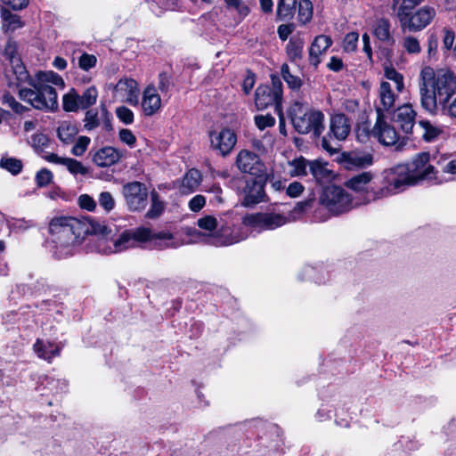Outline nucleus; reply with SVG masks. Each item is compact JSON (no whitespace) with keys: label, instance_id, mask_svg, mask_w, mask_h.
Instances as JSON below:
<instances>
[{"label":"nucleus","instance_id":"f257e3e1","mask_svg":"<svg viewBox=\"0 0 456 456\" xmlns=\"http://www.w3.org/2000/svg\"><path fill=\"white\" fill-rule=\"evenodd\" d=\"M429 152L423 151L415 155L403 165H397L384 172L386 184L378 191H367V201L387 198L404 191L408 186L427 181L434 184L456 179V159H444L439 161L443 174L452 177L446 178L429 164Z\"/></svg>","mask_w":456,"mask_h":456},{"label":"nucleus","instance_id":"f03ea898","mask_svg":"<svg viewBox=\"0 0 456 456\" xmlns=\"http://www.w3.org/2000/svg\"><path fill=\"white\" fill-rule=\"evenodd\" d=\"M419 94L421 106L430 113L439 103L445 109L449 99L456 94V75L449 69L435 71L426 66L420 71Z\"/></svg>","mask_w":456,"mask_h":456},{"label":"nucleus","instance_id":"7ed1b4c3","mask_svg":"<svg viewBox=\"0 0 456 456\" xmlns=\"http://www.w3.org/2000/svg\"><path fill=\"white\" fill-rule=\"evenodd\" d=\"M146 242H151L152 247L158 249L176 248L182 245L169 231L155 232L151 228L142 226L125 231L114 240L101 238L98 248L104 254L118 253L131 248L140 247Z\"/></svg>","mask_w":456,"mask_h":456},{"label":"nucleus","instance_id":"20e7f679","mask_svg":"<svg viewBox=\"0 0 456 456\" xmlns=\"http://www.w3.org/2000/svg\"><path fill=\"white\" fill-rule=\"evenodd\" d=\"M31 88L21 87L19 96L34 109L42 111H55L58 109V94L54 86L63 89L65 82L57 73L39 71L29 81Z\"/></svg>","mask_w":456,"mask_h":456},{"label":"nucleus","instance_id":"39448f33","mask_svg":"<svg viewBox=\"0 0 456 456\" xmlns=\"http://www.w3.org/2000/svg\"><path fill=\"white\" fill-rule=\"evenodd\" d=\"M51 240L55 245V254L64 257L72 253V247L78 244L88 232L87 224L72 216H55L49 222Z\"/></svg>","mask_w":456,"mask_h":456},{"label":"nucleus","instance_id":"423d86ee","mask_svg":"<svg viewBox=\"0 0 456 456\" xmlns=\"http://www.w3.org/2000/svg\"><path fill=\"white\" fill-rule=\"evenodd\" d=\"M294 129L301 134L312 133L319 137L324 131V114L307 104L296 102L288 110Z\"/></svg>","mask_w":456,"mask_h":456},{"label":"nucleus","instance_id":"0eeeda50","mask_svg":"<svg viewBox=\"0 0 456 456\" xmlns=\"http://www.w3.org/2000/svg\"><path fill=\"white\" fill-rule=\"evenodd\" d=\"M351 120L343 113H337L330 118L327 135L322 137V147L330 155L340 150L339 142L345 141L351 132Z\"/></svg>","mask_w":456,"mask_h":456},{"label":"nucleus","instance_id":"6e6552de","mask_svg":"<svg viewBox=\"0 0 456 456\" xmlns=\"http://www.w3.org/2000/svg\"><path fill=\"white\" fill-rule=\"evenodd\" d=\"M320 204L332 215H339L353 208V200L349 193L338 186H327L320 197Z\"/></svg>","mask_w":456,"mask_h":456},{"label":"nucleus","instance_id":"1a4fd4ad","mask_svg":"<svg viewBox=\"0 0 456 456\" xmlns=\"http://www.w3.org/2000/svg\"><path fill=\"white\" fill-rule=\"evenodd\" d=\"M272 86H259L255 93V103L257 110H265L271 105H275L276 110L281 109L282 84L276 75L271 76Z\"/></svg>","mask_w":456,"mask_h":456},{"label":"nucleus","instance_id":"9d476101","mask_svg":"<svg viewBox=\"0 0 456 456\" xmlns=\"http://www.w3.org/2000/svg\"><path fill=\"white\" fill-rule=\"evenodd\" d=\"M436 16V11L433 7L424 6L414 13L398 12L401 25L403 28L410 31H420L424 29Z\"/></svg>","mask_w":456,"mask_h":456},{"label":"nucleus","instance_id":"9b49d317","mask_svg":"<svg viewBox=\"0 0 456 456\" xmlns=\"http://www.w3.org/2000/svg\"><path fill=\"white\" fill-rule=\"evenodd\" d=\"M288 218L281 214L257 213L243 217L242 224L258 230H273L287 224Z\"/></svg>","mask_w":456,"mask_h":456},{"label":"nucleus","instance_id":"f8f14e48","mask_svg":"<svg viewBox=\"0 0 456 456\" xmlns=\"http://www.w3.org/2000/svg\"><path fill=\"white\" fill-rule=\"evenodd\" d=\"M210 147L222 156H227L233 150L237 142V135L234 131L224 127L219 131L209 133Z\"/></svg>","mask_w":456,"mask_h":456},{"label":"nucleus","instance_id":"ddd939ff","mask_svg":"<svg viewBox=\"0 0 456 456\" xmlns=\"http://www.w3.org/2000/svg\"><path fill=\"white\" fill-rule=\"evenodd\" d=\"M122 192L131 211H140L146 207L148 191L143 183H128L123 186Z\"/></svg>","mask_w":456,"mask_h":456},{"label":"nucleus","instance_id":"4468645a","mask_svg":"<svg viewBox=\"0 0 456 456\" xmlns=\"http://www.w3.org/2000/svg\"><path fill=\"white\" fill-rule=\"evenodd\" d=\"M371 135L385 146H394L400 141V134L394 126L387 122L385 114H377Z\"/></svg>","mask_w":456,"mask_h":456},{"label":"nucleus","instance_id":"2eb2a0df","mask_svg":"<svg viewBox=\"0 0 456 456\" xmlns=\"http://www.w3.org/2000/svg\"><path fill=\"white\" fill-rule=\"evenodd\" d=\"M98 127H102L105 131L112 129L111 115L104 105H102L100 109L87 110L83 119L84 130L91 132Z\"/></svg>","mask_w":456,"mask_h":456},{"label":"nucleus","instance_id":"dca6fc26","mask_svg":"<svg viewBox=\"0 0 456 456\" xmlns=\"http://www.w3.org/2000/svg\"><path fill=\"white\" fill-rule=\"evenodd\" d=\"M264 186L262 176H255L246 180L245 186L242 189L243 200L241 205L251 207L264 201L265 198Z\"/></svg>","mask_w":456,"mask_h":456},{"label":"nucleus","instance_id":"f3484780","mask_svg":"<svg viewBox=\"0 0 456 456\" xmlns=\"http://www.w3.org/2000/svg\"><path fill=\"white\" fill-rule=\"evenodd\" d=\"M236 165L241 172L249 174L254 177L263 176L265 173V166L258 155L247 150L240 151L238 153Z\"/></svg>","mask_w":456,"mask_h":456},{"label":"nucleus","instance_id":"a211bd4d","mask_svg":"<svg viewBox=\"0 0 456 456\" xmlns=\"http://www.w3.org/2000/svg\"><path fill=\"white\" fill-rule=\"evenodd\" d=\"M388 81H381L378 90V100L375 102L377 114L389 113L394 110L398 94Z\"/></svg>","mask_w":456,"mask_h":456},{"label":"nucleus","instance_id":"6ab92c4d","mask_svg":"<svg viewBox=\"0 0 456 456\" xmlns=\"http://www.w3.org/2000/svg\"><path fill=\"white\" fill-rule=\"evenodd\" d=\"M114 92L117 97L121 98L123 101L128 102L129 104H138L139 88L138 84L134 79H120L117 83L114 88Z\"/></svg>","mask_w":456,"mask_h":456},{"label":"nucleus","instance_id":"aec40b11","mask_svg":"<svg viewBox=\"0 0 456 456\" xmlns=\"http://www.w3.org/2000/svg\"><path fill=\"white\" fill-rule=\"evenodd\" d=\"M417 113L411 104H403L394 112L393 120L404 134H411L416 123Z\"/></svg>","mask_w":456,"mask_h":456},{"label":"nucleus","instance_id":"412c9836","mask_svg":"<svg viewBox=\"0 0 456 456\" xmlns=\"http://www.w3.org/2000/svg\"><path fill=\"white\" fill-rule=\"evenodd\" d=\"M341 162L345 168H364L373 164V155L364 151H350L343 153Z\"/></svg>","mask_w":456,"mask_h":456},{"label":"nucleus","instance_id":"4be33fe9","mask_svg":"<svg viewBox=\"0 0 456 456\" xmlns=\"http://www.w3.org/2000/svg\"><path fill=\"white\" fill-rule=\"evenodd\" d=\"M247 235L230 225H222L213 237V244L216 246H228L246 239Z\"/></svg>","mask_w":456,"mask_h":456},{"label":"nucleus","instance_id":"5701e85b","mask_svg":"<svg viewBox=\"0 0 456 456\" xmlns=\"http://www.w3.org/2000/svg\"><path fill=\"white\" fill-rule=\"evenodd\" d=\"M92 161L100 167H110L116 164L121 158L119 151L110 146L101 148L92 152Z\"/></svg>","mask_w":456,"mask_h":456},{"label":"nucleus","instance_id":"b1692460","mask_svg":"<svg viewBox=\"0 0 456 456\" xmlns=\"http://www.w3.org/2000/svg\"><path fill=\"white\" fill-rule=\"evenodd\" d=\"M142 109L146 116L156 114L161 107V99L153 86H148L142 94Z\"/></svg>","mask_w":456,"mask_h":456},{"label":"nucleus","instance_id":"393cba45","mask_svg":"<svg viewBox=\"0 0 456 456\" xmlns=\"http://www.w3.org/2000/svg\"><path fill=\"white\" fill-rule=\"evenodd\" d=\"M33 349L39 358L51 362L54 357L60 355L61 346L48 340L38 338L33 345Z\"/></svg>","mask_w":456,"mask_h":456},{"label":"nucleus","instance_id":"a878e982","mask_svg":"<svg viewBox=\"0 0 456 456\" xmlns=\"http://www.w3.org/2000/svg\"><path fill=\"white\" fill-rule=\"evenodd\" d=\"M332 40L330 37L320 35L312 43L309 50L310 62L317 66L320 62V56L331 45Z\"/></svg>","mask_w":456,"mask_h":456},{"label":"nucleus","instance_id":"bb28decb","mask_svg":"<svg viewBox=\"0 0 456 456\" xmlns=\"http://www.w3.org/2000/svg\"><path fill=\"white\" fill-rule=\"evenodd\" d=\"M374 175L370 171L355 175L345 182V185L354 191H362L368 189Z\"/></svg>","mask_w":456,"mask_h":456},{"label":"nucleus","instance_id":"cd10ccee","mask_svg":"<svg viewBox=\"0 0 456 456\" xmlns=\"http://www.w3.org/2000/svg\"><path fill=\"white\" fill-rule=\"evenodd\" d=\"M419 126L422 129V139L427 142H435L444 134L443 126H437L429 120H420Z\"/></svg>","mask_w":456,"mask_h":456},{"label":"nucleus","instance_id":"c85d7f7f","mask_svg":"<svg viewBox=\"0 0 456 456\" xmlns=\"http://www.w3.org/2000/svg\"><path fill=\"white\" fill-rule=\"evenodd\" d=\"M201 181V175L197 169H190L183 176L181 185L180 192L183 194H189L193 192Z\"/></svg>","mask_w":456,"mask_h":456},{"label":"nucleus","instance_id":"c756f323","mask_svg":"<svg viewBox=\"0 0 456 456\" xmlns=\"http://www.w3.org/2000/svg\"><path fill=\"white\" fill-rule=\"evenodd\" d=\"M374 36L380 41L393 45L395 39L390 33V22L387 19L378 20L373 26Z\"/></svg>","mask_w":456,"mask_h":456},{"label":"nucleus","instance_id":"7c9ffc66","mask_svg":"<svg viewBox=\"0 0 456 456\" xmlns=\"http://www.w3.org/2000/svg\"><path fill=\"white\" fill-rule=\"evenodd\" d=\"M77 133V125L71 121L61 122L57 129L58 138L65 144L71 143Z\"/></svg>","mask_w":456,"mask_h":456},{"label":"nucleus","instance_id":"2f4dec72","mask_svg":"<svg viewBox=\"0 0 456 456\" xmlns=\"http://www.w3.org/2000/svg\"><path fill=\"white\" fill-rule=\"evenodd\" d=\"M1 19L3 21V28L5 32H12L15 29L23 27V22L20 16L11 12L6 8L1 9Z\"/></svg>","mask_w":456,"mask_h":456},{"label":"nucleus","instance_id":"473e14b6","mask_svg":"<svg viewBox=\"0 0 456 456\" xmlns=\"http://www.w3.org/2000/svg\"><path fill=\"white\" fill-rule=\"evenodd\" d=\"M297 0H280L277 7V16L281 20H289L292 19Z\"/></svg>","mask_w":456,"mask_h":456},{"label":"nucleus","instance_id":"72a5a7b5","mask_svg":"<svg viewBox=\"0 0 456 456\" xmlns=\"http://www.w3.org/2000/svg\"><path fill=\"white\" fill-rule=\"evenodd\" d=\"M98 98V91L95 86L86 89L82 94H78L81 110H87L95 104Z\"/></svg>","mask_w":456,"mask_h":456},{"label":"nucleus","instance_id":"f704fd0d","mask_svg":"<svg viewBox=\"0 0 456 456\" xmlns=\"http://www.w3.org/2000/svg\"><path fill=\"white\" fill-rule=\"evenodd\" d=\"M384 76L393 85L397 93H402L404 89L403 77L394 68L387 67L384 70Z\"/></svg>","mask_w":456,"mask_h":456},{"label":"nucleus","instance_id":"c9c22d12","mask_svg":"<svg viewBox=\"0 0 456 456\" xmlns=\"http://www.w3.org/2000/svg\"><path fill=\"white\" fill-rule=\"evenodd\" d=\"M62 107L63 110L68 112H75L81 109L78 94L75 89H71L69 93L63 95Z\"/></svg>","mask_w":456,"mask_h":456},{"label":"nucleus","instance_id":"e433bc0d","mask_svg":"<svg viewBox=\"0 0 456 456\" xmlns=\"http://www.w3.org/2000/svg\"><path fill=\"white\" fill-rule=\"evenodd\" d=\"M313 18V4L310 0H301L298 3L297 20L305 25Z\"/></svg>","mask_w":456,"mask_h":456},{"label":"nucleus","instance_id":"4c0bfd02","mask_svg":"<svg viewBox=\"0 0 456 456\" xmlns=\"http://www.w3.org/2000/svg\"><path fill=\"white\" fill-rule=\"evenodd\" d=\"M309 168L313 176L318 181H322L330 176V171L327 168V163H322L317 160L312 161L309 162Z\"/></svg>","mask_w":456,"mask_h":456},{"label":"nucleus","instance_id":"58836bf2","mask_svg":"<svg viewBox=\"0 0 456 456\" xmlns=\"http://www.w3.org/2000/svg\"><path fill=\"white\" fill-rule=\"evenodd\" d=\"M281 74L284 81L288 84V86L293 89H299L302 86V81L300 77L297 76L292 75L289 70V67L288 64H282L281 68Z\"/></svg>","mask_w":456,"mask_h":456},{"label":"nucleus","instance_id":"ea45409f","mask_svg":"<svg viewBox=\"0 0 456 456\" xmlns=\"http://www.w3.org/2000/svg\"><path fill=\"white\" fill-rule=\"evenodd\" d=\"M63 166L66 167L68 171L74 175H86L89 173L88 167L84 166L80 161L72 158H66Z\"/></svg>","mask_w":456,"mask_h":456},{"label":"nucleus","instance_id":"a19ab883","mask_svg":"<svg viewBox=\"0 0 456 456\" xmlns=\"http://www.w3.org/2000/svg\"><path fill=\"white\" fill-rule=\"evenodd\" d=\"M304 43L301 40H293L288 43L286 51L291 61H297L302 57Z\"/></svg>","mask_w":456,"mask_h":456},{"label":"nucleus","instance_id":"79ce46f5","mask_svg":"<svg viewBox=\"0 0 456 456\" xmlns=\"http://www.w3.org/2000/svg\"><path fill=\"white\" fill-rule=\"evenodd\" d=\"M289 166L291 167L289 170L291 176H301L306 175V167L309 163L304 158H300L289 162Z\"/></svg>","mask_w":456,"mask_h":456},{"label":"nucleus","instance_id":"37998d69","mask_svg":"<svg viewBox=\"0 0 456 456\" xmlns=\"http://www.w3.org/2000/svg\"><path fill=\"white\" fill-rule=\"evenodd\" d=\"M402 45L409 54H418L421 52L419 41L412 36L403 37Z\"/></svg>","mask_w":456,"mask_h":456},{"label":"nucleus","instance_id":"c03bdc74","mask_svg":"<svg viewBox=\"0 0 456 456\" xmlns=\"http://www.w3.org/2000/svg\"><path fill=\"white\" fill-rule=\"evenodd\" d=\"M0 167L8 170L12 175L19 174L22 169V163L20 160L13 158H3L0 160Z\"/></svg>","mask_w":456,"mask_h":456},{"label":"nucleus","instance_id":"a18cd8bd","mask_svg":"<svg viewBox=\"0 0 456 456\" xmlns=\"http://www.w3.org/2000/svg\"><path fill=\"white\" fill-rule=\"evenodd\" d=\"M90 142L91 139L88 136H79L71 149V153L77 157L82 156L86 151Z\"/></svg>","mask_w":456,"mask_h":456},{"label":"nucleus","instance_id":"49530a36","mask_svg":"<svg viewBox=\"0 0 456 456\" xmlns=\"http://www.w3.org/2000/svg\"><path fill=\"white\" fill-rule=\"evenodd\" d=\"M53 178V173L46 168L40 169L38 172H37L35 176L36 183L38 187L47 186L52 183Z\"/></svg>","mask_w":456,"mask_h":456},{"label":"nucleus","instance_id":"de8ad7c7","mask_svg":"<svg viewBox=\"0 0 456 456\" xmlns=\"http://www.w3.org/2000/svg\"><path fill=\"white\" fill-rule=\"evenodd\" d=\"M2 102L4 105L11 108L14 112L18 114H21L25 110H27V108L25 106L17 102L16 99L9 94H4L3 95Z\"/></svg>","mask_w":456,"mask_h":456},{"label":"nucleus","instance_id":"09e8293b","mask_svg":"<svg viewBox=\"0 0 456 456\" xmlns=\"http://www.w3.org/2000/svg\"><path fill=\"white\" fill-rule=\"evenodd\" d=\"M98 203L106 212H110L115 208V200L109 191H102L99 194Z\"/></svg>","mask_w":456,"mask_h":456},{"label":"nucleus","instance_id":"8fccbe9b","mask_svg":"<svg viewBox=\"0 0 456 456\" xmlns=\"http://www.w3.org/2000/svg\"><path fill=\"white\" fill-rule=\"evenodd\" d=\"M96 63L97 58L94 54L84 53L78 58V67L85 71H88L95 67Z\"/></svg>","mask_w":456,"mask_h":456},{"label":"nucleus","instance_id":"3c124183","mask_svg":"<svg viewBox=\"0 0 456 456\" xmlns=\"http://www.w3.org/2000/svg\"><path fill=\"white\" fill-rule=\"evenodd\" d=\"M227 7L234 9L240 16L245 17L249 8L243 0H224Z\"/></svg>","mask_w":456,"mask_h":456},{"label":"nucleus","instance_id":"603ef678","mask_svg":"<svg viewBox=\"0 0 456 456\" xmlns=\"http://www.w3.org/2000/svg\"><path fill=\"white\" fill-rule=\"evenodd\" d=\"M198 226L205 231L213 232L218 226L217 220L213 216H205L198 220Z\"/></svg>","mask_w":456,"mask_h":456},{"label":"nucleus","instance_id":"864d4df0","mask_svg":"<svg viewBox=\"0 0 456 456\" xmlns=\"http://www.w3.org/2000/svg\"><path fill=\"white\" fill-rule=\"evenodd\" d=\"M359 34L357 32H350L346 35L343 42L344 50L346 52H354L357 48Z\"/></svg>","mask_w":456,"mask_h":456},{"label":"nucleus","instance_id":"5fc2aeb1","mask_svg":"<svg viewBox=\"0 0 456 456\" xmlns=\"http://www.w3.org/2000/svg\"><path fill=\"white\" fill-rule=\"evenodd\" d=\"M118 118L124 124L129 125L134 121L133 111L126 106H119L116 109Z\"/></svg>","mask_w":456,"mask_h":456},{"label":"nucleus","instance_id":"6e6d98bb","mask_svg":"<svg viewBox=\"0 0 456 456\" xmlns=\"http://www.w3.org/2000/svg\"><path fill=\"white\" fill-rule=\"evenodd\" d=\"M255 124L260 129L264 130L275 124V118L272 115H257L255 117Z\"/></svg>","mask_w":456,"mask_h":456},{"label":"nucleus","instance_id":"4d7b16f0","mask_svg":"<svg viewBox=\"0 0 456 456\" xmlns=\"http://www.w3.org/2000/svg\"><path fill=\"white\" fill-rule=\"evenodd\" d=\"M163 211V204L158 200L157 196H152V203L150 209L146 213V217L153 219L160 216Z\"/></svg>","mask_w":456,"mask_h":456},{"label":"nucleus","instance_id":"13d9d810","mask_svg":"<svg viewBox=\"0 0 456 456\" xmlns=\"http://www.w3.org/2000/svg\"><path fill=\"white\" fill-rule=\"evenodd\" d=\"M118 136L122 142L126 143L131 148L134 147L136 142V137L134 136L131 130L123 128L119 131Z\"/></svg>","mask_w":456,"mask_h":456},{"label":"nucleus","instance_id":"bf43d9fd","mask_svg":"<svg viewBox=\"0 0 456 456\" xmlns=\"http://www.w3.org/2000/svg\"><path fill=\"white\" fill-rule=\"evenodd\" d=\"M78 205L81 208L88 211H94L96 208L95 200L87 194L80 195L78 198Z\"/></svg>","mask_w":456,"mask_h":456},{"label":"nucleus","instance_id":"052dcab7","mask_svg":"<svg viewBox=\"0 0 456 456\" xmlns=\"http://www.w3.org/2000/svg\"><path fill=\"white\" fill-rule=\"evenodd\" d=\"M206 205V199L203 195H196L189 201V208L193 212H199Z\"/></svg>","mask_w":456,"mask_h":456},{"label":"nucleus","instance_id":"680f3d73","mask_svg":"<svg viewBox=\"0 0 456 456\" xmlns=\"http://www.w3.org/2000/svg\"><path fill=\"white\" fill-rule=\"evenodd\" d=\"M294 29L295 25L292 23L281 24L278 27L277 33L281 40L286 41Z\"/></svg>","mask_w":456,"mask_h":456},{"label":"nucleus","instance_id":"e2e57ef3","mask_svg":"<svg viewBox=\"0 0 456 456\" xmlns=\"http://www.w3.org/2000/svg\"><path fill=\"white\" fill-rule=\"evenodd\" d=\"M303 191L304 186L302 183L298 182H293L288 186L286 192L289 197L297 198L303 192Z\"/></svg>","mask_w":456,"mask_h":456},{"label":"nucleus","instance_id":"0e129e2a","mask_svg":"<svg viewBox=\"0 0 456 456\" xmlns=\"http://www.w3.org/2000/svg\"><path fill=\"white\" fill-rule=\"evenodd\" d=\"M314 203L313 199H308L303 201H299L296 204L294 207L292 213L293 214H301L308 210L310 208H312Z\"/></svg>","mask_w":456,"mask_h":456},{"label":"nucleus","instance_id":"69168bd1","mask_svg":"<svg viewBox=\"0 0 456 456\" xmlns=\"http://www.w3.org/2000/svg\"><path fill=\"white\" fill-rule=\"evenodd\" d=\"M371 135L369 126L366 124H362L356 128V137L360 142H365L369 136Z\"/></svg>","mask_w":456,"mask_h":456},{"label":"nucleus","instance_id":"338daca9","mask_svg":"<svg viewBox=\"0 0 456 456\" xmlns=\"http://www.w3.org/2000/svg\"><path fill=\"white\" fill-rule=\"evenodd\" d=\"M4 5L13 10H22L28 4V0H1Z\"/></svg>","mask_w":456,"mask_h":456},{"label":"nucleus","instance_id":"774afa93","mask_svg":"<svg viewBox=\"0 0 456 456\" xmlns=\"http://www.w3.org/2000/svg\"><path fill=\"white\" fill-rule=\"evenodd\" d=\"M170 77L166 73H160L159 76L158 88L162 93H167L170 88Z\"/></svg>","mask_w":456,"mask_h":456}]
</instances>
